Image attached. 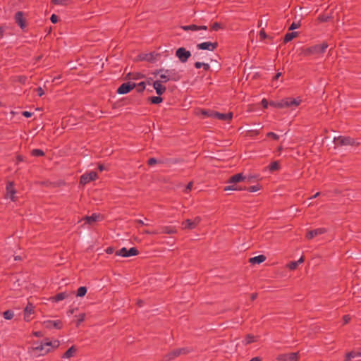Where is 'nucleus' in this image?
<instances>
[{
	"instance_id": "f257e3e1",
	"label": "nucleus",
	"mask_w": 361,
	"mask_h": 361,
	"mask_svg": "<svg viewBox=\"0 0 361 361\" xmlns=\"http://www.w3.org/2000/svg\"><path fill=\"white\" fill-rule=\"evenodd\" d=\"M34 344L35 345L31 348V352L34 353L39 352L37 356H42L51 352V350L56 349L59 346L60 342L58 340L51 341L48 338H46L40 343L37 342Z\"/></svg>"
},
{
	"instance_id": "f03ea898",
	"label": "nucleus",
	"mask_w": 361,
	"mask_h": 361,
	"mask_svg": "<svg viewBox=\"0 0 361 361\" xmlns=\"http://www.w3.org/2000/svg\"><path fill=\"white\" fill-rule=\"evenodd\" d=\"M153 75L159 77L158 81H160V82H167L169 80L176 81L180 78L178 73L174 69L161 68L154 71Z\"/></svg>"
},
{
	"instance_id": "7ed1b4c3",
	"label": "nucleus",
	"mask_w": 361,
	"mask_h": 361,
	"mask_svg": "<svg viewBox=\"0 0 361 361\" xmlns=\"http://www.w3.org/2000/svg\"><path fill=\"white\" fill-rule=\"evenodd\" d=\"M106 252L107 254L111 255L115 252V255L118 257H128L131 256H135L138 255V250L136 247H130L128 250L126 247H122L121 249L115 252L114 248L112 247H109L106 249Z\"/></svg>"
},
{
	"instance_id": "20e7f679",
	"label": "nucleus",
	"mask_w": 361,
	"mask_h": 361,
	"mask_svg": "<svg viewBox=\"0 0 361 361\" xmlns=\"http://www.w3.org/2000/svg\"><path fill=\"white\" fill-rule=\"evenodd\" d=\"M327 48L328 44L326 42H323L321 44H316L306 49L305 50V54L318 56L323 54Z\"/></svg>"
},
{
	"instance_id": "39448f33",
	"label": "nucleus",
	"mask_w": 361,
	"mask_h": 361,
	"mask_svg": "<svg viewBox=\"0 0 361 361\" xmlns=\"http://www.w3.org/2000/svg\"><path fill=\"white\" fill-rule=\"evenodd\" d=\"M176 56L181 63H185L191 56V52L184 47H180L176 51Z\"/></svg>"
},
{
	"instance_id": "423d86ee",
	"label": "nucleus",
	"mask_w": 361,
	"mask_h": 361,
	"mask_svg": "<svg viewBox=\"0 0 361 361\" xmlns=\"http://www.w3.org/2000/svg\"><path fill=\"white\" fill-rule=\"evenodd\" d=\"M200 221L201 218L200 216H196L193 219H186L182 223V228L183 229H194L198 226Z\"/></svg>"
},
{
	"instance_id": "0eeeda50",
	"label": "nucleus",
	"mask_w": 361,
	"mask_h": 361,
	"mask_svg": "<svg viewBox=\"0 0 361 361\" xmlns=\"http://www.w3.org/2000/svg\"><path fill=\"white\" fill-rule=\"evenodd\" d=\"M16 190L15 188L14 184L13 182H7L6 186V195L5 198L9 199L11 201L16 200Z\"/></svg>"
},
{
	"instance_id": "6e6552de",
	"label": "nucleus",
	"mask_w": 361,
	"mask_h": 361,
	"mask_svg": "<svg viewBox=\"0 0 361 361\" xmlns=\"http://www.w3.org/2000/svg\"><path fill=\"white\" fill-rule=\"evenodd\" d=\"M97 178V173L95 171H90L81 176L80 183L82 185H86L90 182L94 180Z\"/></svg>"
},
{
	"instance_id": "1a4fd4ad",
	"label": "nucleus",
	"mask_w": 361,
	"mask_h": 361,
	"mask_svg": "<svg viewBox=\"0 0 361 361\" xmlns=\"http://www.w3.org/2000/svg\"><path fill=\"white\" fill-rule=\"evenodd\" d=\"M35 307L32 303L27 302V305L25 306L23 310V317L25 322H28L32 319L31 315L35 313Z\"/></svg>"
},
{
	"instance_id": "9d476101",
	"label": "nucleus",
	"mask_w": 361,
	"mask_h": 361,
	"mask_svg": "<svg viewBox=\"0 0 361 361\" xmlns=\"http://www.w3.org/2000/svg\"><path fill=\"white\" fill-rule=\"evenodd\" d=\"M136 84L131 82L123 83L117 90V93L124 94L128 93L130 90L135 88Z\"/></svg>"
},
{
	"instance_id": "9b49d317",
	"label": "nucleus",
	"mask_w": 361,
	"mask_h": 361,
	"mask_svg": "<svg viewBox=\"0 0 361 361\" xmlns=\"http://www.w3.org/2000/svg\"><path fill=\"white\" fill-rule=\"evenodd\" d=\"M182 30L184 31H193V32H206L207 30V27L206 25H197L195 24L189 25H183L180 27Z\"/></svg>"
},
{
	"instance_id": "f8f14e48",
	"label": "nucleus",
	"mask_w": 361,
	"mask_h": 361,
	"mask_svg": "<svg viewBox=\"0 0 361 361\" xmlns=\"http://www.w3.org/2000/svg\"><path fill=\"white\" fill-rule=\"evenodd\" d=\"M298 353H291L288 354H281L276 357L277 360L279 361H298Z\"/></svg>"
},
{
	"instance_id": "ddd939ff",
	"label": "nucleus",
	"mask_w": 361,
	"mask_h": 361,
	"mask_svg": "<svg viewBox=\"0 0 361 361\" xmlns=\"http://www.w3.org/2000/svg\"><path fill=\"white\" fill-rule=\"evenodd\" d=\"M209 115L212 116V118L228 122H229L233 118V113L231 112L228 114H222L215 111L214 113H211Z\"/></svg>"
},
{
	"instance_id": "4468645a",
	"label": "nucleus",
	"mask_w": 361,
	"mask_h": 361,
	"mask_svg": "<svg viewBox=\"0 0 361 361\" xmlns=\"http://www.w3.org/2000/svg\"><path fill=\"white\" fill-rule=\"evenodd\" d=\"M218 47L216 42H204L197 44V49L214 51Z\"/></svg>"
},
{
	"instance_id": "2eb2a0df",
	"label": "nucleus",
	"mask_w": 361,
	"mask_h": 361,
	"mask_svg": "<svg viewBox=\"0 0 361 361\" xmlns=\"http://www.w3.org/2000/svg\"><path fill=\"white\" fill-rule=\"evenodd\" d=\"M44 326L47 329L54 328L56 329H61L63 327V322L61 320H47L44 322Z\"/></svg>"
},
{
	"instance_id": "dca6fc26",
	"label": "nucleus",
	"mask_w": 361,
	"mask_h": 361,
	"mask_svg": "<svg viewBox=\"0 0 361 361\" xmlns=\"http://www.w3.org/2000/svg\"><path fill=\"white\" fill-rule=\"evenodd\" d=\"M326 232V228H319L314 230L309 231L306 234V238L308 240H311L313 238L322 235Z\"/></svg>"
},
{
	"instance_id": "f3484780",
	"label": "nucleus",
	"mask_w": 361,
	"mask_h": 361,
	"mask_svg": "<svg viewBox=\"0 0 361 361\" xmlns=\"http://www.w3.org/2000/svg\"><path fill=\"white\" fill-rule=\"evenodd\" d=\"M15 21L20 27L22 30L26 27L25 20L23 17V13L18 11L15 15Z\"/></svg>"
},
{
	"instance_id": "a211bd4d",
	"label": "nucleus",
	"mask_w": 361,
	"mask_h": 361,
	"mask_svg": "<svg viewBox=\"0 0 361 361\" xmlns=\"http://www.w3.org/2000/svg\"><path fill=\"white\" fill-rule=\"evenodd\" d=\"M336 144L341 145H353L355 140L350 137H338L336 139Z\"/></svg>"
},
{
	"instance_id": "6ab92c4d",
	"label": "nucleus",
	"mask_w": 361,
	"mask_h": 361,
	"mask_svg": "<svg viewBox=\"0 0 361 361\" xmlns=\"http://www.w3.org/2000/svg\"><path fill=\"white\" fill-rule=\"evenodd\" d=\"M68 294L67 292H61L57 293L56 295L51 296L49 298V300L51 302H59L66 298H68Z\"/></svg>"
},
{
	"instance_id": "aec40b11",
	"label": "nucleus",
	"mask_w": 361,
	"mask_h": 361,
	"mask_svg": "<svg viewBox=\"0 0 361 361\" xmlns=\"http://www.w3.org/2000/svg\"><path fill=\"white\" fill-rule=\"evenodd\" d=\"M283 99H284V102L286 104H287L286 107L297 106L301 102V99H300V97H298V98L288 97V98H285Z\"/></svg>"
},
{
	"instance_id": "412c9836",
	"label": "nucleus",
	"mask_w": 361,
	"mask_h": 361,
	"mask_svg": "<svg viewBox=\"0 0 361 361\" xmlns=\"http://www.w3.org/2000/svg\"><path fill=\"white\" fill-rule=\"evenodd\" d=\"M153 87L154 88L156 93L158 95H161L166 92V87L161 85L160 81H154L153 82Z\"/></svg>"
},
{
	"instance_id": "4be33fe9",
	"label": "nucleus",
	"mask_w": 361,
	"mask_h": 361,
	"mask_svg": "<svg viewBox=\"0 0 361 361\" xmlns=\"http://www.w3.org/2000/svg\"><path fill=\"white\" fill-rule=\"evenodd\" d=\"M244 180V175L242 173H240L232 176L228 180V183L234 184Z\"/></svg>"
},
{
	"instance_id": "5701e85b",
	"label": "nucleus",
	"mask_w": 361,
	"mask_h": 361,
	"mask_svg": "<svg viewBox=\"0 0 361 361\" xmlns=\"http://www.w3.org/2000/svg\"><path fill=\"white\" fill-rule=\"evenodd\" d=\"M179 351H177L176 349L169 352L163 357V361H171L173 360L174 358L179 356L178 355Z\"/></svg>"
},
{
	"instance_id": "b1692460",
	"label": "nucleus",
	"mask_w": 361,
	"mask_h": 361,
	"mask_svg": "<svg viewBox=\"0 0 361 361\" xmlns=\"http://www.w3.org/2000/svg\"><path fill=\"white\" fill-rule=\"evenodd\" d=\"M266 260V257L260 255L249 259V262L252 264H260Z\"/></svg>"
},
{
	"instance_id": "393cba45",
	"label": "nucleus",
	"mask_w": 361,
	"mask_h": 361,
	"mask_svg": "<svg viewBox=\"0 0 361 361\" xmlns=\"http://www.w3.org/2000/svg\"><path fill=\"white\" fill-rule=\"evenodd\" d=\"M101 219L99 214H92L91 216H87L85 217V222L92 224V223L99 221Z\"/></svg>"
},
{
	"instance_id": "a878e982",
	"label": "nucleus",
	"mask_w": 361,
	"mask_h": 361,
	"mask_svg": "<svg viewBox=\"0 0 361 361\" xmlns=\"http://www.w3.org/2000/svg\"><path fill=\"white\" fill-rule=\"evenodd\" d=\"M160 233L173 234L176 233V229L171 226H164L159 229Z\"/></svg>"
},
{
	"instance_id": "bb28decb",
	"label": "nucleus",
	"mask_w": 361,
	"mask_h": 361,
	"mask_svg": "<svg viewBox=\"0 0 361 361\" xmlns=\"http://www.w3.org/2000/svg\"><path fill=\"white\" fill-rule=\"evenodd\" d=\"M77 349L75 348L74 345L69 348L62 355V358H71L74 355V354L76 353Z\"/></svg>"
},
{
	"instance_id": "cd10ccee",
	"label": "nucleus",
	"mask_w": 361,
	"mask_h": 361,
	"mask_svg": "<svg viewBox=\"0 0 361 361\" xmlns=\"http://www.w3.org/2000/svg\"><path fill=\"white\" fill-rule=\"evenodd\" d=\"M304 259L303 257H300L298 261L290 262L287 264V268H288L290 270H295L298 269V264L303 262Z\"/></svg>"
},
{
	"instance_id": "c85d7f7f",
	"label": "nucleus",
	"mask_w": 361,
	"mask_h": 361,
	"mask_svg": "<svg viewBox=\"0 0 361 361\" xmlns=\"http://www.w3.org/2000/svg\"><path fill=\"white\" fill-rule=\"evenodd\" d=\"M245 180L247 183H253L255 181H257L259 179V174H255V175H244Z\"/></svg>"
},
{
	"instance_id": "c756f323",
	"label": "nucleus",
	"mask_w": 361,
	"mask_h": 361,
	"mask_svg": "<svg viewBox=\"0 0 361 361\" xmlns=\"http://www.w3.org/2000/svg\"><path fill=\"white\" fill-rule=\"evenodd\" d=\"M269 104L271 106H274V107H276V108H280V109L286 108V105H287V104H286L284 102V99H282V100L278 101V102H271L269 103Z\"/></svg>"
},
{
	"instance_id": "7c9ffc66",
	"label": "nucleus",
	"mask_w": 361,
	"mask_h": 361,
	"mask_svg": "<svg viewBox=\"0 0 361 361\" xmlns=\"http://www.w3.org/2000/svg\"><path fill=\"white\" fill-rule=\"evenodd\" d=\"M298 35V32H288L286 34V35L284 36V42L285 43H287V42H290L293 38H295L296 36Z\"/></svg>"
},
{
	"instance_id": "2f4dec72",
	"label": "nucleus",
	"mask_w": 361,
	"mask_h": 361,
	"mask_svg": "<svg viewBox=\"0 0 361 361\" xmlns=\"http://www.w3.org/2000/svg\"><path fill=\"white\" fill-rule=\"evenodd\" d=\"M13 311L8 310L2 313V316L5 319L10 320L13 317Z\"/></svg>"
},
{
	"instance_id": "473e14b6",
	"label": "nucleus",
	"mask_w": 361,
	"mask_h": 361,
	"mask_svg": "<svg viewBox=\"0 0 361 361\" xmlns=\"http://www.w3.org/2000/svg\"><path fill=\"white\" fill-rule=\"evenodd\" d=\"M194 66L197 69L202 67L204 71H208L210 68V66L208 63H202V62H195Z\"/></svg>"
},
{
	"instance_id": "72a5a7b5",
	"label": "nucleus",
	"mask_w": 361,
	"mask_h": 361,
	"mask_svg": "<svg viewBox=\"0 0 361 361\" xmlns=\"http://www.w3.org/2000/svg\"><path fill=\"white\" fill-rule=\"evenodd\" d=\"M87 288L85 286H80L78 290H77V293H76V296L77 297H83L86 295L87 293Z\"/></svg>"
},
{
	"instance_id": "f704fd0d",
	"label": "nucleus",
	"mask_w": 361,
	"mask_h": 361,
	"mask_svg": "<svg viewBox=\"0 0 361 361\" xmlns=\"http://www.w3.org/2000/svg\"><path fill=\"white\" fill-rule=\"evenodd\" d=\"M356 357H358V352L351 351L346 354L345 357V361H349L352 358H354Z\"/></svg>"
},
{
	"instance_id": "c9c22d12",
	"label": "nucleus",
	"mask_w": 361,
	"mask_h": 361,
	"mask_svg": "<svg viewBox=\"0 0 361 361\" xmlns=\"http://www.w3.org/2000/svg\"><path fill=\"white\" fill-rule=\"evenodd\" d=\"M245 190V188H240V187H238V186H235V185H233V184H231L228 186H226L224 188V190L225 191H228V190Z\"/></svg>"
},
{
	"instance_id": "e433bc0d",
	"label": "nucleus",
	"mask_w": 361,
	"mask_h": 361,
	"mask_svg": "<svg viewBox=\"0 0 361 361\" xmlns=\"http://www.w3.org/2000/svg\"><path fill=\"white\" fill-rule=\"evenodd\" d=\"M31 155L33 157H42L44 155V152L39 149H34L31 151Z\"/></svg>"
},
{
	"instance_id": "4c0bfd02",
	"label": "nucleus",
	"mask_w": 361,
	"mask_h": 361,
	"mask_svg": "<svg viewBox=\"0 0 361 361\" xmlns=\"http://www.w3.org/2000/svg\"><path fill=\"white\" fill-rule=\"evenodd\" d=\"M255 341V337L250 334H247L244 340V343L246 345L250 344Z\"/></svg>"
},
{
	"instance_id": "58836bf2",
	"label": "nucleus",
	"mask_w": 361,
	"mask_h": 361,
	"mask_svg": "<svg viewBox=\"0 0 361 361\" xmlns=\"http://www.w3.org/2000/svg\"><path fill=\"white\" fill-rule=\"evenodd\" d=\"M151 103L157 104H159L163 101V99L160 97V95L157 97H152L149 98Z\"/></svg>"
},
{
	"instance_id": "ea45409f",
	"label": "nucleus",
	"mask_w": 361,
	"mask_h": 361,
	"mask_svg": "<svg viewBox=\"0 0 361 361\" xmlns=\"http://www.w3.org/2000/svg\"><path fill=\"white\" fill-rule=\"evenodd\" d=\"M270 171H276L279 169V164L278 161H274L271 163V164L269 166Z\"/></svg>"
},
{
	"instance_id": "a19ab883",
	"label": "nucleus",
	"mask_w": 361,
	"mask_h": 361,
	"mask_svg": "<svg viewBox=\"0 0 361 361\" xmlns=\"http://www.w3.org/2000/svg\"><path fill=\"white\" fill-rule=\"evenodd\" d=\"M135 87L138 92H142L145 90L146 85L145 82H140Z\"/></svg>"
},
{
	"instance_id": "79ce46f5",
	"label": "nucleus",
	"mask_w": 361,
	"mask_h": 361,
	"mask_svg": "<svg viewBox=\"0 0 361 361\" xmlns=\"http://www.w3.org/2000/svg\"><path fill=\"white\" fill-rule=\"evenodd\" d=\"M260 188L261 187H260L259 185H252L251 187H249L248 188H245V190H247L250 192H257L259 190H260Z\"/></svg>"
},
{
	"instance_id": "37998d69",
	"label": "nucleus",
	"mask_w": 361,
	"mask_h": 361,
	"mask_svg": "<svg viewBox=\"0 0 361 361\" xmlns=\"http://www.w3.org/2000/svg\"><path fill=\"white\" fill-rule=\"evenodd\" d=\"M221 28H222L221 24L219 23H217V22L213 23L211 27V29L214 31H218L219 30H220Z\"/></svg>"
},
{
	"instance_id": "c03bdc74",
	"label": "nucleus",
	"mask_w": 361,
	"mask_h": 361,
	"mask_svg": "<svg viewBox=\"0 0 361 361\" xmlns=\"http://www.w3.org/2000/svg\"><path fill=\"white\" fill-rule=\"evenodd\" d=\"M130 75H131L130 78L133 79V80H139L144 77V75L140 73H132V74H130Z\"/></svg>"
},
{
	"instance_id": "a18cd8bd",
	"label": "nucleus",
	"mask_w": 361,
	"mask_h": 361,
	"mask_svg": "<svg viewBox=\"0 0 361 361\" xmlns=\"http://www.w3.org/2000/svg\"><path fill=\"white\" fill-rule=\"evenodd\" d=\"M85 314H80L78 315V321H77V326L80 325L84 320H85Z\"/></svg>"
},
{
	"instance_id": "49530a36",
	"label": "nucleus",
	"mask_w": 361,
	"mask_h": 361,
	"mask_svg": "<svg viewBox=\"0 0 361 361\" xmlns=\"http://www.w3.org/2000/svg\"><path fill=\"white\" fill-rule=\"evenodd\" d=\"M267 137H270L273 138V139H274V140H279V136L277 134H276V133H273V132H269V133L267 134Z\"/></svg>"
},
{
	"instance_id": "de8ad7c7",
	"label": "nucleus",
	"mask_w": 361,
	"mask_h": 361,
	"mask_svg": "<svg viewBox=\"0 0 361 361\" xmlns=\"http://www.w3.org/2000/svg\"><path fill=\"white\" fill-rule=\"evenodd\" d=\"M299 27H300V23H299L293 22L290 25V26L289 27V30H295V29L298 28Z\"/></svg>"
},
{
	"instance_id": "09e8293b",
	"label": "nucleus",
	"mask_w": 361,
	"mask_h": 361,
	"mask_svg": "<svg viewBox=\"0 0 361 361\" xmlns=\"http://www.w3.org/2000/svg\"><path fill=\"white\" fill-rule=\"evenodd\" d=\"M50 20L52 23H56L58 22L59 20V17L58 16H56V14H52L51 18H50Z\"/></svg>"
},
{
	"instance_id": "8fccbe9b",
	"label": "nucleus",
	"mask_w": 361,
	"mask_h": 361,
	"mask_svg": "<svg viewBox=\"0 0 361 361\" xmlns=\"http://www.w3.org/2000/svg\"><path fill=\"white\" fill-rule=\"evenodd\" d=\"M158 161L155 158H150L147 161V164L149 166H153L157 164Z\"/></svg>"
},
{
	"instance_id": "3c124183",
	"label": "nucleus",
	"mask_w": 361,
	"mask_h": 361,
	"mask_svg": "<svg viewBox=\"0 0 361 361\" xmlns=\"http://www.w3.org/2000/svg\"><path fill=\"white\" fill-rule=\"evenodd\" d=\"M215 111H206V110H202V114L204 115V116H207V117H212V116H210L209 114L211 113H214Z\"/></svg>"
},
{
	"instance_id": "603ef678",
	"label": "nucleus",
	"mask_w": 361,
	"mask_h": 361,
	"mask_svg": "<svg viewBox=\"0 0 361 361\" xmlns=\"http://www.w3.org/2000/svg\"><path fill=\"white\" fill-rule=\"evenodd\" d=\"M36 92H37L38 96H39V97H42L44 94V92L41 87H37L36 89Z\"/></svg>"
},
{
	"instance_id": "864d4df0",
	"label": "nucleus",
	"mask_w": 361,
	"mask_h": 361,
	"mask_svg": "<svg viewBox=\"0 0 361 361\" xmlns=\"http://www.w3.org/2000/svg\"><path fill=\"white\" fill-rule=\"evenodd\" d=\"M177 351H179L178 355H180L181 354H186L188 350L186 348H178L176 349Z\"/></svg>"
},
{
	"instance_id": "5fc2aeb1",
	"label": "nucleus",
	"mask_w": 361,
	"mask_h": 361,
	"mask_svg": "<svg viewBox=\"0 0 361 361\" xmlns=\"http://www.w3.org/2000/svg\"><path fill=\"white\" fill-rule=\"evenodd\" d=\"M144 233L146 234H154V235L159 234V230H155V231L145 230V231H144Z\"/></svg>"
},
{
	"instance_id": "6e6d98bb",
	"label": "nucleus",
	"mask_w": 361,
	"mask_h": 361,
	"mask_svg": "<svg viewBox=\"0 0 361 361\" xmlns=\"http://www.w3.org/2000/svg\"><path fill=\"white\" fill-rule=\"evenodd\" d=\"M343 324H348L350 320V317L349 315H344L343 317Z\"/></svg>"
},
{
	"instance_id": "4d7b16f0",
	"label": "nucleus",
	"mask_w": 361,
	"mask_h": 361,
	"mask_svg": "<svg viewBox=\"0 0 361 361\" xmlns=\"http://www.w3.org/2000/svg\"><path fill=\"white\" fill-rule=\"evenodd\" d=\"M33 335L36 337H42L44 336V334L41 331H34Z\"/></svg>"
},
{
	"instance_id": "13d9d810",
	"label": "nucleus",
	"mask_w": 361,
	"mask_h": 361,
	"mask_svg": "<svg viewBox=\"0 0 361 361\" xmlns=\"http://www.w3.org/2000/svg\"><path fill=\"white\" fill-rule=\"evenodd\" d=\"M262 105L264 109H267L268 107L269 103L266 99H263L262 100Z\"/></svg>"
},
{
	"instance_id": "bf43d9fd",
	"label": "nucleus",
	"mask_w": 361,
	"mask_h": 361,
	"mask_svg": "<svg viewBox=\"0 0 361 361\" xmlns=\"http://www.w3.org/2000/svg\"><path fill=\"white\" fill-rule=\"evenodd\" d=\"M22 114H23V116H25V117H26V118H30V117H31V116H32V113H31V112H30V111H23V112L22 113Z\"/></svg>"
},
{
	"instance_id": "052dcab7",
	"label": "nucleus",
	"mask_w": 361,
	"mask_h": 361,
	"mask_svg": "<svg viewBox=\"0 0 361 361\" xmlns=\"http://www.w3.org/2000/svg\"><path fill=\"white\" fill-rule=\"evenodd\" d=\"M192 182H190L186 188H185V192H189L191 189H192Z\"/></svg>"
},
{
	"instance_id": "680f3d73",
	"label": "nucleus",
	"mask_w": 361,
	"mask_h": 361,
	"mask_svg": "<svg viewBox=\"0 0 361 361\" xmlns=\"http://www.w3.org/2000/svg\"><path fill=\"white\" fill-rule=\"evenodd\" d=\"M259 35L262 39H265L267 37V34L263 30L259 32Z\"/></svg>"
},
{
	"instance_id": "e2e57ef3",
	"label": "nucleus",
	"mask_w": 361,
	"mask_h": 361,
	"mask_svg": "<svg viewBox=\"0 0 361 361\" xmlns=\"http://www.w3.org/2000/svg\"><path fill=\"white\" fill-rule=\"evenodd\" d=\"M257 297V293H255L251 295V300H255Z\"/></svg>"
},
{
	"instance_id": "0e129e2a",
	"label": "nucleus",
	"mask_w": 361,
	"mask_h": 361,
	"mask_svg": "<svg viewBox=\"0 0 361 361\" xmlns=\"http://www.w3.org/2000/svg\"><path fill=\"white\" fill-rule=\"evenodd\" d=\"M137 304L139 307H142V305L144 304V301L142 300H138L137 302Z\"/></svg>"
},
{
	"instance_id": "69168bd1",
	"label": "nucleus",
	"mask_w": 361,
	"mask_h": 361,
	"mask_svg": "<svg viewBox=\"0 0 361 361\" xmlns=\"http://www.w3.org/2000/svg\"><path fill=\"white\" fill-rule=\"evenodd\" d=\"M207 37L202 33V32H200V35H199V38L200 39H204L206 38Z\"/></svg>"
},
{
	"instance_id": "338daca9",
	"label": "nucleus",
	"mask_w": 361,
	"mask_h": 361,
	"mask_svg": "<svg viewBox=\"0 0 361 361\" xmlns=\"http://www.w3.org/2000/svg\"><path fill=\"white\" fill-rule=\"evenodd\" d=\"M138 224H141V225H145V224L144 223V221L141 219H139V220H137L136 221Z\"/></svg>"
},
{
	"instance_id": "774afa93",
	"label": "nucleus",
	"mask_w": 361,
	"mask_h": 361,
	"mask_svg": "<svg viewBox=\"0 0 361 361\" xmlns=\"http://www.w3.org/2000/svg\"><path fill=\"white\" fill-rule=\"evenodd\" d=\"M99 170L100 171H102L103 170H104V166L103 165H102V164H101V165H99Z\"/></svg>"
}]
</instances>
